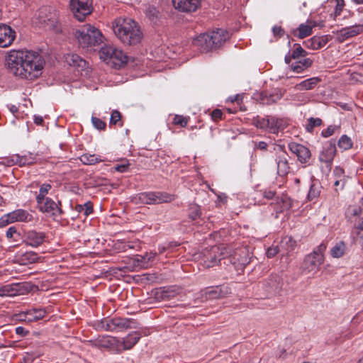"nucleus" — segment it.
<instances>
[{"instance_id":"nucleus-31","label":"nucleus","mask_w":363,"mask_h":363,"mask_svg":"<svg viewBox=\"0 0 363 363\" xmlns=\"http://www.w3.org/2000/svg\"><path fill=\"white\" fill-rule=\"evenodd\" d=\"M347 213L353 214L359 218L357 230H363V206H350Z\"/></svg>"},{"instance_id":"nucleus-50","label":"nucleus","mask_w":363,"mask_h":363,"mask_svg":"<svg viewBox=\"0 0 363 363\" xmlns=\"http://www.w3.org/2000/svg\"><path fill=\"white\" fill-rule=\"evenodd\" d=\"M121 115L118 111H113L111 115L110 124L116 125L121 121Z\"/></svg>"},{"instance_id":"nucleus-6","label":"nucleus","mask_w":363,"mask_h":363,"mask_svg":"<svg viewBox=\"0 0 363 363\" xmlns=\"http://www.w3.org/2000/svg\"><path fill=\"white\" fill-rule=\"evenodd\" d=\"M229 255H230V252L224 245L213 246L210 249H206L203 251L202 261L205 267H211Z\"/></svg>"},{"instance_id":"nucleus-40","label":"nucleus","mask_w":363,"mask_h":363,"mask_svg":"<svg viewBox=\"0 0 363 363\" xmlns=\"http://www.w3.org/2000/svg\"><path fill=\"white\" fill-rule=\"evenodd\" d=\"M51 189V185L49 184H43L41 185L39 194L36 197V200L38 203H41L45 199V196L48 194V191Z\"/></svg>"},{"instance_id":"nucleus-51","label":"nucleus","mask_w":363,"mask_h":363,"mask_svg":"<svg viewBox=\"0 0 363 363\" xmlns=\"http://www.w3.org/2000/svg\"><path fill=\"white\" fill-rule=\"evenodd\" d=\"M22 157V166L23 165H30L34 163L35 157L33 156V154L23 155Z\"/></svg>"},{"instance_id":"nucleus-15","label":"nucleus","mask_w":363,"mask_h":363,"mask_svg":"<svg viewBox=\"0 0 363 363\" xmlns=\"http://www.w3.org/2000/svg\"><path fill=\"white\" fill-rule=\"evenodd\" d=\"M194 45L201 50V52H207L214 50L211 45V40L209 33H203L199 35L194 40Z\"/></svg>"},{"instance_id":"nucleus-60","label":"nucleus","mask_w":363,"mask_h":363,"mask_svg":"<svg viewBox=\"0 0 363 363\" xmlns=\"http://www.w3.org/2000/svg\"><path fill=\"white\" fill-rule=\"evenodd\" d=\"M50 211L51 213L50 217H55L62 213V210L60 208V206H54V207H51Z\"/></svg>"},{"instance_id":"nucleus-24","label":"nucleus","mask_w":363,"mask_h":363,"mask_svg":"<svg viewBox=\"0 0 363 363\" xmlns=\"http://www.w3.org/2000/svg\"><path fill=\"white\" fill-rule=\"evenodd\" d=\"M136 323L131 319L114 318L115 330L122 331L128 328H135Z\"/></svg>"},{"instance_id":"nucleus-27","label":"nucleus","mask_w":363,"mask_h":363,"mask_svg":"<svg viewBox=\"0 0 363 363\" xmlns=\"http://www.w3.org/2000/svg\"><path fill=\"white\" fill-rule=\"evenodd\" d=\"M320 81L321 79L319 77H311L296 84L295 88L298 90H311L313 89Z\"/></svg>"},{"instance_id":"nucleus-45","label":"nucleus","mask_w":363,"mask_h":363,"mask_svg":"<svg viewBox=\"0 0 363 363\" xmlns=\"http://www.w3.org/2000/svg\"><path fill=\"white\" fill-rule=\"evenodd\" d=\"M38 255L33 252H27L22 257L24 264L35 263L38 262Z\"/></svg>"},{"instance_id":"nucleus-42","label":"nucleus","mask_w":363,"mask_h":363,"mask_svg":"<svg viewBox=\"0 0 363 363\" xmlns=\"http://www.w3.org/2000/svg\"><path fill=\"white\" fill-rule=\"evenodd\" d=\"M294 47L295 49L291 53V57L294 60H297L300 57L306 56L307 52L299 44L296 43L294 44Z\"/></svg>"},{"instance_id":"nucleus-46","label":"nucleus","mask_w":363,"mask_h":363,"mask_svg":"<svg viewBox=\"0 0 363 363\" xmlns=\"http://www.w3.org/2000/svg\"><path fill=\"white\" fill-rule=\"evenodd\" d=\"M189 117H184L180 115H175L172 123L174 125H180L181 127H186L188 124Z\"/></svg>"},{"instance_id":"nucleus-56","label":"nucleus","mask_w":363,"mask_h":363,"mask_svg":"<svg viewBox=\"0 0 363 363\" xmlns=\"http://www.w3.org/2000/svg\"><path fill=\"white\" fill-rule=\"evenodd\" d=\"M272 32L274 36L281 37L284 34V30L281 26H275L272 28Z\"/></svg>"},{"instance_id":"nucleus-7","label":"nucleus","mask_w":363,"mask_h":363,"mask_svg":"<svg viewBox=\"0 0 363 363\" xmlns=\"http://www.w3.org/2000/svg\"><path fill=\"white\" fill-rule=\"evenodd\" d=\"M174 201V196L164 192H144L134 196L131 202L136 204H152L156 203H171Z\"/></svg>"},{"instance_id":"nucleus-52","label":"nucleus","mask_w":363,"mask_h":363,"mask_svg":"<svg viewBox=\"0 0 363 363\" xmlns=\"http://www.w3.org/2000/svg\"><path fill=\"white\" fill-rule=\"evenodd\" d=\"M336 126L335 125H329L327 129L322 131V136L324 138H328L331 136L335 130Z\"/></svg>"},{"instance_id":"nucleus-13","label":"nucleus","mask_w":363,"mask_h":363,"mask_svg":"<svg viewBox=\"0 0 363 363\" xmlns=\"http://www.w3.org/2000/svg\"><path fill=\"white\" fill-rule=\"evenodd\" d=\"M316 26L315 21L308 20L306 23H301L297 28L294 29L291 33L294 36L303 39L311 35L313 33V28Z\"/></svg>"},{"instance_id":"nucleus-23","label":"nucleus","mask_w":363,"mask_h":363,"mask_svg":"<svg viewBox=\"0 0 363 363\" xmlns=\"http://www.w3.org/2000/svg\"><path fill=\"white\" fill-rule=\"evenodd\" d=\"M296 246V241L290 236L284 237L281 242V248L287 257L292 255Z\"/></svg>"},{"instance_id":"nucleus-62","label":"nucleus","mask_w":363,"mask_h":363,"mask_svg":"<svg viewBox=\"0 0 363 363\" xmlns=\"http://www.w3.org/2000/svg\"><path fill=\"white\" fill-rule=\"evenodd\" d=\"M22 157L19 155H14L11 157V161L13 164H18L20 166H22Z\"/></svg>"},{"instance_id":"nucleus-3","label":"nucleus","mask_w":363,"mask_h":363,"mask_svg":"<svg viewBox=\"0 0 363 363\" xmlns=\"http://www.w3.org/2000/svg\"><path fill=\"white\" fill-rule=\"evenodd\" d=\"M75 36L82 48H92L102 43L101 33L90 24H86L77 30Z\"/></svg>"},{"instance_id":"nucleus-29","label":"nucleus","mask_w":363,"mask_h":363,"mask_svg":"<svg viewBox=\"0 0 363 363\" xmlns=\"http://www.w3.org/2000/svg\"><path fill=\"white\" fill-rule=\"evenodd\" d=\"M313 64L312 60L310 58H304L301 60H298L295 64H291V69L296 72V73H301L304 69L310 67Z\"/></svg>"},{"instance_id":"nucleus-5","label":"nucleus","mask_w":363,"mask_h":363,"mask_svg":"<svg viewBox=\"0 0 363 363\" xmlns=\"http://www.w3.org/2000/svg\"><path fill=\"white\" fill-rule=\"evenodd\" d=\"M100 58L114 67H121L127 62V55L119 49L113 46H104L101 48Z\"/></svg>"},{"instance_id":"nucleus-17","label":"nucleus","mask_w":363,"mask_h":363,"mask_svg":"<svg viewBox=\"0 0 363 363\" xmlns=\"http://www.w3.org/2000/svg\"><path fill=\"white\" fill-rule=\"evenodd\" d=\"M211 45L217 49L229 38L228 33L223 29H217L209 33Z\"/></svg>"},{"instance_id":"nucleus-18","label":"nucleus","mask_w":363,"mask_h":363,"mask_svg":"<svg viewBox=\"0 0 363 363\" xmlns=\"http://www.w3.org/2000/svg\"><path fill=\"white\" fill-rule=\"evenodd\" d=\"M281 97L282 94L278 91L272 93L264 91L259 94L258 101L264 105H271L277 102Z\"/></svg>"},{"instance_id":"nucleus-35","label":"nucleus","mask_w":363,"mask_h":363,"mask_svg":"<svg viewBox=\"0 0 363 363\" xmlns=\"http://www.w3.org/2000/svg\"><path fill=\"white\" fill-rule=\"evenodd\" d=\"M320 186L315 184H312L310 187L307 199L308 201L316 203V199L320 196Z\"/></svg>"},{"instance_id":"nucleus-54","label":"nucleus","mask_w":363,"mask_h":363,"mask_svg":"<svg viewBox=\"0 0 363 363\" xmlns=\"http://www.w3.org/2000/svg\"><path fill=\"white\" fill-rule=\"evenodd\" d=\"M130 164L128 162H125L121 164H116L114 167L116 171L119 172H125L128 171Z\"/></svg>"},{"instance_id":"nucleus-28","label":"nucleus","mask_w":363,"mask_h":363,"mask_svg":"<svg viewBox=\"0 0 363 363\" xmlns=\"http://www.w3.org/2000/svg\"><path fill=\"white\" fill-rule=\"evenodd\" d=\"M65 60L69 65L73 67L84 68L86 65V61L77 54H68Z\"/></svg>"},{"instance_id":"nucleus-8","label":"nucleus","mask_w":363,"mask_h":363,"mask_svg":"<svg viewBox=\"0 0 363 363\" xmlns=\"http://www.w3.org/2000/svg\"><path fill=\"white\" fill-rule=\"evenodd\" d=\"M70 9L79 21H83L92 12V0H71Z\"/></svg>"},{"instance_id":"nucleus-36","label":"nucleus","mask_w":363,"mask_h":363,"mask_svg":"<svg viewBox=\"0 0 363 363\" xmlns=\"http://www.w3.org/2000/svg\"><path fill=\"white\" fill-rule=\"evenodd\" d=\"M337 145L340 148L347 150L352 147L353 143L350 138L346 135H343L339 139Z\"/></svg>"},{"instance_id":"nucleus-41","label":"nucleus","mask_w":363,"mask_h":363,"mask_svg":"<svg viewBox=\"0 0 363 363\" xmlns=\"http://www.w3.org/2000/svg\"><path fill=\"white\" fill-rule=\"evenodd\" d=\"M349 36L350 38H353L362 33H363V25L362 24H356L352 26L345 27Z\"/></svg>"},{"instance_id":"nucleus-4","label":"nucleus","mask_w":363,"mask_h":363,"mask_svg":"<svg viewBox=\"0 0 363 363\" xmlns=\"http://www.w3.org/2000/svg\"><path fill=\"white\" fill-rule=\"evenodd\" d=\"M327 244L322 242L311 253L306 255L302 264V269L308 273L317 272L324 262V252Z\"/></svg>"},{"instance_id":"nucleus-38","label":"nucleus","mask_w":363,"mask_h":363,"mask_svg":"<svg viewBox=\"0 0 363 363\" xmlns=\"http://www.w3.org/2000/svg\"><path fill=\"white\" fill-rule=\"evenodd\" d=\"M322 124V120L319 118H313L311 117L308 119V123L306 125V130L308 133H312L313 131L314 128L319 127Z\"/></svg>"},{"instance_id":"nucleus-16","label":"nucleus","mask_w":363,"mask_h":363,"mask_svg":"<svg viewBox=\"0 0 363 363\" xmlns=\"http://www.w3.org/2000/svg\"><path fill=\"white\" fill-rule=\"evenodd\" d=\"M46 314L45 308H31L21 314V317L24 320L33 322L43 319Z\"/></svg>"},{"instance_id":"nucleus-55","label":"nucleus","mask_w":363,"mask_h":363,"mask_svg":"<svg viewBox=\"0 0 363 363\" xmlns=\"http://www.w3.org/2000/svg\"><path fill=\"white\" fill-rule=\"evenodd\" d=\"M157 12L155 8H150L147 11V16L152 21L155 22L157 19Z\"/></svg>"},{"instance_id":"nucleus-1","label":"nucleus","mask_w":363,"mask_h":363,"mask_svg":"<svg viewBox=\"0 0 363 363\" xmlns=\"http://www.w3.org/2000/svg\"><path fill=\"white\" fill-rule=\"evenodd\" d=\"M8 68L11 73L28 80H33L41 74L44 61L38 53L28 50H13L6 58Z\"/></svg>"},{"instance_id":"nucleus-48","label":"nucleus","mask_w":363,"mask_h":363,"mask_svg":"<svg viewBox=\"0 0 363 363\" xmlns=\"http://www.w3.org/2000/svg\"><path fill=\"white\" fill-rule=\"evenodd\" d=\"M91 122L94 128L99 130H104L106 128V123L99 118L92 116Z\"/></svg>"},{"instance_id":"nucleus-43","label":"nucleus","mask_w":363,"mask_h":363,"mask_svg":"<svg viewBox=\"0 0 363 363\" xmlns=\"http://www.w3.org/2000/svg\"><path fill=\"white\" fill-rule=\"evenodd\" d=\"M267 116L266 118H262V117L257 116L252 118V123L257 128H260V129L267 130Z\"/></svg>"},{"instance_id":"nucleus-20","label":"nucleus","mask_w":363,"mask_h":363,"mask_svg":"<svg viewBox=\"0 0 363 363\" xmlns=\"http://www.w3.org/2000/svg\"><path fill=\"white\" fill-rule=\"evenodd\" d=\"M103 346L109 348L115 353L119 354L123 351L122 339L109 336L103 341Z\"/></svg>"},{"instance_id":"nucleus-37","label":"nucleus","mask_w":363,"mask_h":363,"mask_svg":"<svg viewBox=\"0 0 363 363\" xmlns=\"http://www.w3.org/2000/svg\"><path fill=\"white\" fill-rule=\"evenodd\" d=\"M311 157V152L310 150L303 145L301 153H299L298 156L297 157V159L301 164H307L308 163Z\"/></svg>"},{"instance_id":"nucleus-49","label":"nucleus","mask_w":363,"mask_h":363,"mask_svg":"<svg viewBox=\"0 0 363 363\" xmlns=\"http://www.w3.org/2000/svg\"><path fill=\"white\" fill-rule=\"evenodd\" d=\"M75 209L78 212L84 210V215L87 216L93 212V206H75Z\"/></svg>"},{"instance_id":"nucleus-2","label":"nucleus","mask_w":363,"mask_h":363,"mask_svg":"<svg viewBox=\"0 0 363 363\" xmlns=\"http://www.w3.org/2000/svg\"><path fill=\"white\" fill-rule=\"evenodd\" d=\"M112 27L116 36L125 45H137L143 39L140 26L132 18L119 17L113 21Z\"/></svg>"},{"instance_id":"nucleus-19","label":"nucleus","mask_w":363,"mask_h":363,"mask_svg":"<svg viewBox=\"0 0 363 363\" xmlns=\"http://www.w3.org/2000/svg\"><path fill=\"white\" fill-rule=\"evenodd\" d=\"M329 35L313 36L304 42L305 46L308 49L318 50L325 46L330 40Z\"/></svg>"},{"instance_id":"nucleus-11","label":"nucleus","mask_w":363,"mask_h":363,"mask_svg":"<svg viewBox=\"0 0 363 363\" xmlns=\"http://www.w3.org/2000/svg\"><path fill=\"white\" fill-rule=\"evenodd\" d=\"M16 38V32L6 24H0V47L10 46Z\"/></svg>"},{"instance_id":"nucleus-10","label":"nucleus","mask_w":363,"mask_h":363,"mask_svg":"<svg viewBox=\"0 0 363 363\" xmlns=\"http://www.w3.org/2000/svg\"><path fill=\"white\" fill-rule=\"evenodd\" d=\"M172 4L177 10L191 13L196 11L201 6V0H172Z\"/></svg>"},{"instance_id":"nucleus-53","label":"nucleus","mask_w":363,"mask_h":363,"mask_svg":"<svg viewBox=\"0 0 363 363\" xmlns=\"http://www.w3.org/2000/svg\"><path fill=\"white\" fill-rule=\"evenodd\" d=\"M278 252L279 247L277 246H272L267 249L266 254L268 258H272L277 255Z\"/></svg>"},{"instance_id":"nucleus-63","label":"nucleus","mask_w":363,"mask_h":363,"mask_svg":"<svg viewBox=\"0 0 363 363\" xmlns=\"http://www.w3.org/2000/svg\"><path fill=\"white\" fill-rule=\"evenodd\" d=\"M16 333L17 335L21 336H26L29 332L26 330L23 327L19 326L16 328Z\"/></svg>"},{"instance_id":"nucleus-22","label":"nucleus","mask_w":363,"mask_h":363,"mask_svg":"<svg viewBox=\"0 0 363 363\" xmlns=\"http://www.w3.org/2000/svg\"><path fill=\"white\" fill-rule=\"evenodd\" d=\"M9 218L11 222H28L32 220V215L23 209H18L9 213Z\"/></svg>"},{"instance_id":"nucleus-30","label":"nucleus","mask_w":363,"mask_h":363,"mask_svg":"<svg viewBox=\"0 0 363 363\" xmlns=\"http://www.w3.org/2000/svg\"><path fill=\"white\" fill-rule=\"evenodd\" d=\"M346 250V244L343 241H340L330 249V255L334 258H340L345 255Z\"/></svg>"},{"instance_id":"nucleus-32","label":"nucleus","mask_w":363,"mask_h":363,"mask_svg":"<svg viewBox=\"0 0 363 363\" xmlns=\"http://www.w3.org/2000/svg\"><path fill=\"white\" fill-rule=\"evenodd\" d=\"M157 255L156 252H150L145 253L144 255H137L136 260L140 263L143 267H147L155 258Z\"/></svg>"},{"instance_id":"nucleus-61","label":"nucleus","mask_w":363,"mask_h":363,"mask_svg":"<svg viewBox=\"0 0 363 363\" xmlns=\"http://www.w3.org/2000/svg\"><path fill=\"white\" fill-rule=\"evenodd\" d=\"M268 144L264 141H259L255 144V147L260 150H266Z\"/></svg>"},{"instance_id":"nucleus-59","label":"nucleus","mask_w":363,"mask_h":363,"mask_svg":"<svg viewBox=\"0 0 363 363\" xmlns=\"http://www.w3.org/2000/svg\"><path fill=\"white\" fill-rule=\"evenodd\" d=\"M51 207H54V206H39V209L42 213H45L46 216L50 217Z\"/></svg>"},{"instance_id":"nucleus-57","label":"nucleus","mask_w":363,"mask_h":363,"mask_svg":"<svg viewBox=\"0 0 363 363\" xmlns=\"http://www.w3.org/2000/svg\"><path fill=\"white\" fill-rule=\"evenodd\" d=\"M223 116V112L220 109H215L211 113V118L213 121H216L220 119Z\"/></svg>"},{"instance_id":"nucleus-9","label":"nucleus","mask_w":363,"mask_h":363,"mask_svg":"<svg viewBox=\"0 0 363 363\" xmlns=\"http://www.w3.org/2000/svg\"><path fill=\"white\" fill-rule=\"evenodd\" d=\"M289 156L284 150L282 146H279L276 151L275 162L277 164V174L279 177L286 176L290 171V165L289 163Z\"/></svg>"},{"instance_id":"nucleus-26","label":"nucleus","mask_w":363,"mask_h":363,"mask_svg":"<svg viewBox=\"0 0 363 363\" xmlns=\"http://www.w3.org/2000/svg\"><path fill=\"white\" fill-rule=\"evenodd\" d=\"M140 338V334L134 332L128 334L125 338L122 339V344L124 350H130L139 341Z\"/></svg>"},{"instance_id":"nucleus-64","label":"nucleus","mask_w":363,"mask_h":363,"mask_svg":"<svg viewBox=\"0 0 363 363\" xmlns=\"http://www.w3.org/2000/svg\"><path fill=\"white\" fill-rule=\"evenodd\" d=\"M345 184V182L344 180H336L334 182V186L336 187V191H338L339 189L342 190L343 189Z\"/></svg>"},{"instance_id":"nucleus-33","label":"nucleus","mask_w":363,"mask_h":363,"mask_svg":"<svg viewBox=\"0 0 363 363\" xmlns=\"http://www.w3.org/2000/svg\"><path fill=\"white\" fill-rule=\"evenodd\" d=\"M223 289L216 287L215 289H207L202 291V296H205V300L208 299H216L223 297L222 295Z\"/></svg>"},{"instance_id":"nucleus-58","label":"nucleus","mask_w":363,"mask_h":363,"mask_svg":"<svg viewBox=\"0 0 363 363\" xmlns=\"http://www.w3.org/2000/svg\"><path fill=\"white\" fill-rule=\"evenodd\" d=\"M11 223H12V222H11L10 218H9V213L2 216L0 218V227L6 226Z\"/></svg>"},{"instance_id":"nucleus-47","label":"nucleus","mask_w":363,"mask_h":363,"mask_svg":"<svg viewBox=\"0 0 363 363\" xmlns=\"http://www.w3.org/2000/svg\"><path fill=\"white\" fill-rule=\"evenodd\" d=\"M303 147V145H301V144H299L297 143H294V142H291V143H289V145H288L289 150L293 154L296 155V157H298L299 153H301Z\"/></svg>"},{"instance_id":"nucleus-34","label":"nucleus","mask_w":363,"mask_h":363,"mask_svg":"<svg viewBox=\"0 0 363 363\" xmlns=\"http://www.w3.org/2000/svg\"><path fill=\"white\" fill-rule=\"evenodd\" d=\"M98 328L106 331H115L114 318H105L98 324Z\"/></svg>"},{"instance_id":"nucleus-39","label":"nucleus","mask_w":363,"mask_h":363,"mask_svg":"<svg viewBox=\"0 0 363 363\" xmlns=\"http://www.w3.org/2000/svg\"><path fill=\"white\" fill-rule=\"evenodd\" d=\"M80 160L84 164H88V165L94 164L96 163H98V162L102 161L101 159L97 157L95 155H88V154H84V155H82Z\"/></svg>"},{"instance_id":"nucleus-44","label":"nucleus","mask_w":363,"mask_h":363,"mask_svg":"<svg viewBox=\"0 0 363 363\" xmlns=\"http://www.w3.org/2000/svg\"><path fill=\"white\" fill-rule=\"evenodd\" d=\"M333 33L335 34V40L338 43H343L345 40L351 38L345 28L337 30L336 32H333Z\"/></svg>"},{"instance_id":"nucleus-25","label":"nucleus","mask_w":363,"mask_h":363,"mask_svg":"<svg viewBox=\"0 0 363 363\" xmlns=\"http://www.w3.org/2000/svg\"><path fill=\"white\" fill-rule=\"evenodd\" d=\"M267 130L271 133H277L283 128V121L274 116H267Z\"/></svg>"},{"instance_id":"nucleus-21","label":"nucleus","mask_w":363,"mask_h":363,"mask_svg":"<svg viewBox=\"0 0 363 363\" xmlns=\"http://www.w3.org/2000/svg\"><path fill=\"white\" fill-rule=\"evenodd\" d=\"M6 296H15L23 294L27 290L25 283H12L5 285Z\"/></svg>"},{"instance_id":"nucleus-14","label":"nucleus","mask_w":363,"mask_h":363,"mask_svg":"<svg viewBox=\"0 0 363 363\" xmlns=\"http://www.w3.org/2000/svg\"><path fill=\"white\" fill-rule=\"evenodd\" d=\"M335 154V145L333 143H329L324 147L323 150L320 153L319 160L321 162L325 163L326 167L330 169Z\"/></svg>"},{"instance_id":"nucleus-12","label":"nucleus","mask_w":363,"mask_h":363,"mask_svg":"<svg viewBox=\"0 0 363 363\" xmlns=\"http://www.w3.org/2000/svg\"><path fill=\"white\" fill-rule=\"evenodd\" d=\"M45 240V235L43 232L30 230L25 235L24 242L27 245L37 247L42 245Z\"/></svg>"}]
</instances>
